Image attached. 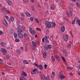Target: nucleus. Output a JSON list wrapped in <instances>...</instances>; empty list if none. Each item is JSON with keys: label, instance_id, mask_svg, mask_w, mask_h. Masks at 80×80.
Masks as SVG:
<instances>
[{"label": "nucleus", "instance_id": "nucleus-49", "mask_svg": "<svg viewBox=\"0 0 80 80\" xmlns=\"http://www.w3.org/2000/svg\"><path fill=\"white\" fill-rule=\"evenodd\" d=\"M30 20L31 22H33V19L32 18H30Z\"/></svg>", "mask_w": 80, "mask_h": 80}, {"label": "nucleus", "instance_id": "nucleus-33", "mask_svg": "<svg viewBox=\"0 0 80 80\" xmlns=\"http://www.w3.org/2000/svg\"><path fill=\"white\" fill-rule=\"evenodd\" d=\"M10 20H11V21H13V20H14V18L11 17L10 18Z\"/></svg>", "mask_w": 80, "mask_h": 80}, {"label": "nucleus", "instance_id": "nucleus-44", "mask_svg": "<svg viewBox=\"0 0 80 80\" xmlns=\"http://www.w3.org/2000/svg\"><path fill=\"white\" fill-rule=\"evenodd\" d=\"M72 10H73V9L71 8V7H69V10H70V11H72Z\"/></svg>", "mask_w": 80, "mask_h": 80}, {"label": "nucleus", "instance_id": "nucleus-50", "mask_svg": "<svg viewBox=\"0 0 80 80\" xmlns=\"http://www.w3.org/2000/svg\"><path fill=\"white\" fill-rule=\"evenodd\" d=\"M3 34V31L0 30V35H2Z\"/></svg>", "mask_w": 80, "mask_h": 80}, {"label": "nucleus", "instance_id": "nucleus-12", "mask_svg": "<svg viewBox=\"0 0 80 80\" xmlns=\"http://www.w3.org/2000/svg\"><path fill=\"white\" fill-rule=\"evenodd\" d=\"M41 78L42 80H44L45 79V76H44L43 74H42V75L41 76Z\"/></svg>", "mask_w": 80, "mask_h": 80}, {"label": "nucleus", "instance_id": "nucleus-51", "mask_svg": "<svg viewBox=\"0 0 80 80\" xmlns=\"http://www.w3.org/2000/svg\"><path fill=\"white\" fill-rule=\"evenodd\" d=\"M0 63H3V60L1 59H0Z\"/></svg>", "mask_w": 80, "mask_h": 80}, {"label": "nucleus", "instance_id": "nucleus-17", "mask_svg": "<svg viewBox=\"0 0 80 80\" xmlns=\"http://www.w3.org/2000/svg\"><path fill=\"white\" fill-rule=\"evenodd\" d=\"M55 5L53 4H52L51 5V10H55Z\"/></svg>", "mask_w": 80, "mask_h": 80}, {"label": "nucleus", "instance_id": "nucleus-25", "mask_svg": "<svg viewBox=\"0 0 80 80\" xmlns=\"http://www.w3.org/2000/svg\"><path fill=\"white\" fill-rule=\"evenodd\" d=\"M14 38H17V34L15 32H14Z\"/></svg>", "mask_w": 80, "mask_h": 80}, {"label": "nucleus", "instance_id": "nucleus-41", "mask_svg": "<svg viewBox=\"0 0 80 80\" xmlns=\"http://www.w3.org/2000/svg\"><path fill=\"white\" fill-rule=\"evenodd\" d=\"M37 69L35 68L33 70H32V72H36V71H37Z\"/></svg>", "mask_w": 80, "mask_h": 80}, {"label": "nucleus", "instance_id": "nucleus-4", "mask_svg": "<svg viewBox=\"0 0 80 80\" xmlns=\"http://www.w3.org/2000/svg\"><path fill=\"white\" fill-rule=\"evenodd\" d=\"M50 26L51 27H52V28H54L55 26H56V24H55V23L54 22H50Z\"/></svg>", "mask_w": 80, "mask_h": 80}, {"label": "nucleus", "instance_id": "nucleus-54", "mask_svg": "<svg viewBox=\"0 0 80 80\" xmlns=\"http://www.w3.org/2000/svg\"><path fill=\"white\" fill-rule=\"evenodd\" d=\"M1 45L2 46V47H3V45H4V43L3 42H1Z\"/></svg>", "mask_w": 80, "mask_h": 80}, {"label": "nucleus", "instance_id": "nucleus-30", "mask_svg": "<svg viewBox=\"0 0 80 80\" xmlns=\"http://www.w3.org/2000/svg\"><path fill=\"white\" fill-rule=\"evenodd\" d=\"M69 14L71 17L73 15V14H72V11H69Z\"/></svg>", "mask_w": 80, "mask_h": 80}, {"label": "nucleus", "instance_id": "nucleus-48", "mask_svg": "<svg viewBox=\"0 0 80 80\" xmlns=\"http://www.w3.org/2000/svg\"><path fill=\"white\" fill-rule=\"evenodd\" d=\"M36 33V32H35V31L33 30L32 32V34H35Z\"/></svg>", "mask_w": 80, "mask_h": 80}, {"label": "nucleus", "instance_id": "nucleus-6", "mask_svg": "<svg viewBox=\"0 0 80 80\" xmlns=\"http://www.w3.org/2000/svg\"><path fill=\"white\" fill-rule=\"evenodd\" d=\"M22 73L21 76L22 77H27V73H26L25 72H24V71H22Z\"/></svg>", "mask_w": 80, "mask_h": 80}, {"label": "nucleus", "instance_id": "nucleus-9", "mask_svg": "<svg viewBox=\"0 0 80 80\" xmlns=\"http://www.w3.org/2000/svg\"><path fill=\"white\" fill-rule=\"evenodd\" d=\"M3 23L6 27H7L8 26V24H7V22H6V20H3Z\"/></svg>", "mask_w": 80, "mask_h": 80}, {"label": "nucleus", "instance_id": "nucleus-8", "mask_svg": "<svg viewBox=\"0 0 80 80\" xmlns=\"http://www.w3.org/2000/svg\"><path fill=\"white\" fill-rule=\"evenodd\" d=\"M37 42H35L34 41H33L32 42V45L33 46V47H37Z\"/></svg>", "mask_w": 80, "mask_h": 80}, {"label": "nucleus", "instance_id": "nucleus-56", "mask_svg": "<svg viewBox=\"0 0 80 80\" xmlns=\"http://www.w3.org/2000/svg\"><path fill=\"white\" fill-rule=\"evenodd\" d=\"M47 64H45L44 65V67L45 69L47 68Z\"/></svg>", "mask_w": 80, "mask_h": 80}, {"label": "nucleus", "instance_id": "nucleus-26", "mask_svg": "<svg viewBox=\"0 0 80 80\" xmlns=\"http://www.w3.org/2000/svg\"><path fill=\"white\" fill-rule=\"evenodd\" d=\"M23 62L24 63V64H28V62L25 60H24Z\"/></svg>", "mask_w": 80, "mask_h": 80}, {"label": "nucleus", "instance_id": "nucleus-34", "mask_svg": "<svg viewBox=\"0 0 80 80\" xmlns=\"http://www.w3.org/2000/svg\"><path fill=\"white\" fill-rule=\"evenodd\" d=\"M75 20H74L72 22V25H74L75 24Z\"/></svg>", "mask_w": 80, "mask_h": 80}, {"label": "nucleus", "instance_id": "nucleus-3", "mask_svg": "<svg viewBox=\"0 0 80 80\" xmlns=\"http://www.w3.org/2000/svg\"><path fill=\"white\" fill-rule=\"evenodd\" d=\"M1 51L2 52L3 55H5L7 54V50L3 48H2L0 49Z\"/></svg>", "mask_w": 80, "mask_h": 80}, {"label": "nucleus", "instance_id": "nucleus-5", "mask_svg": "<svg viewBox=\"0 0 80 80\" xmlns=\"http://www.w3.org/2000/svg\"><path fill=\"white\" fill-rule=\"evenodd\" d=\"M18 35L19 38H23V34L20 32H18Z\"/></svg>", "mask_w": 80, "mask_h": 80}, {"label": "nucleus", "instance_id": "nucleus-19", "mask_svg": "<svg viewBox=\"0 0 80 80\" xmlns=\"http://www.w3.org/2000/svg\"><path fill=\"white\" fill-rule=\"evenodd\" d=\"M39 68L41 70H43V66H42V65H40L39 66Z\"/></svg>", "mask_w": 80, "mask_h": 80}, {"label": "nucleus", "instance_id": "nucleus-64", "mask_svg": "<svg viewBox=\"0 0 80 80\" xmlns=\"http://www.w3.org/2000/svg\"><path fill=\"white\" fill-rule=\"evenodd\" d=\"M22 78L23 80H25V78L23 77H22Z\"/></svg>", "mask_w": 80, "mask_h": 80}, {"label": "nucleus", "instance_id": "nucleus-42", "mask_svg": "<svg viewBox=\"0 0 80 80\" xmlns=\"http://www.w3.org/2000/svg\"><path fill=\"white\" fill-rule=\"evenodd\" d=\"M70 43L68 44V45H67V47L68 48H69V47H70Z\"/></svg>", "mask_w": 80, "mask_h": 80}, {"label": "nucleus", "instance_id": "nucleus-52", "mask_svg": "<svg viewBox=\"0 0 80 80\" xmlns=\"http://www.w3.org/2000/svg\"><path fill=\"white\" fill-rule=\"evenodd\" d=\"M6 57H7V58H10V56H9V55H6Z\"/></svg>", "mask_w": 80, "mask_h": 80}, {"label": "nucleus", "instance_id": "nucleus-60", "mask_svg": "<svg viewBox=\"0 0 80 80\" xmlns=\"http://www.w3.org/2000/svg\"><path fill=\"white\" fill-rule=\"evenodd\" d=\"M25 50L26 52L27 51V47H25Z\"/></svg>", "mask_w": 80, "mask_h": 80}, {"label": "nucleus", "instance_id": "nucleus-40", "mask_svg": "<svg viewBox=\"0 0 80 80\" xmlns=\"http://www.w3.org/2000/svg\"><path fill=\"white\" fill-rule=\"evenodd\" d=\"M6 13H8V14H10V12L9 10H7Z\"/></svg>", "mask_w": 80, "mask_h": 80}, {"label": "nucleus", "instance_id": "nucleus-43", "mask_svg": "<svg viewBox=\"0 0 80 80\" xmlns=\"http://www.w3.org/2000/svg\"><path fill=\"white\" fill-rule=\"evenodd\" d=\"M36 30H39V31H41V29L39 28H36Z\"/></svg>", "mask_w": 80, "mask_h": 80}, {"label": "nucleus", "instance_id": "nucleus-24", "mask_svg": "<svg viewBox=\"0 0 80 80\" xmlns=\"http://www.w3.org/2000/svg\"><path fill=\"white\" fill-rule=\"evenodd\" d=\"M77 22L78 25H79L80 26V20L77 19Z\"/></svg>", "mask_w": 80, "mask_h": 80}, {"label": "nucleus", "instance_id": "nucleus-13", "mask_svg": "<svg viewBox=\"0 0 80 80\" xmlns=\"http://www.w3.org/2000/svg\"><path fill=\"white\" fill-rule=\"evenodd\" d=\"M24 13L28 17H31V15H30V13L29 12H24Z\"/></svg>", "mask_w": 80, "mask_h": 80}, {"label": "nucleus", "instance_id": "nucleus-10", "mask_svg": "<svg viewBox=\"0 0 80 80\" xmlns=\"http://www.w3.org/2000/svg\"><path fill=\"white\" fill-rule=\"evenodd\" d=\"M47 53L46 52H44L42 53V54L43 55V58H45L47 57Z\"/></svg>", "mask_w": 80, "mask_h": 80}, {"label": "nucleus", "instance_id": "nucleus-63", "mask_svg": "<svg viewBox=\"0 0 80 80\" xmlns=\"http://www.w3.org/2000/svg\"><path fill=\"white\" fill-rule=\"evenodd\" d=\"M46 43H49V40H46Z\"/></svg>", "mask_w": 80, "mask_h": 80}, {"label": "nucleus", "instance_id": "nucleus-7", "mask_svg": "<svg viewBox=\"0 0 80 80\" xmlns=\"http://www.w3.org/2000/svg\"><path fill=\"white\" fill-rule=\"evenodd\" d=\"M65 30V28L64 26H62L61 28V31L62 32H64Z\"/></svg>", "mask_w": 80, "mask_h": 80}, {"label": "nucleus", "instance_id": "nucleus-47", "mask_svg": "<svg viewBox=\"0 0 80 80\" xmlns=\"http://www.w3.org/2000/svg\"><path fill=\"white\" fill-rule=\"evenodd\" d=\"M36 47H33L32 48V50H35V48Z\"/></svg>", "mask_w": 80, "mask_h": 80}, {"label": "nucleus", "instance_id": "nucleus-18", "mask_svg": "<svg viewBox=\"0 0 80 80\" xmlns=\"http://www.w3.org/2000/svg\"><path fill=\"white\" fill-rule=\"evenodd\" d=\"M61 80H62V79H64L65 78V76L62 75L59 76Z\"/></svg>", "mask_w": 80, "mask_h": 80}, {"label": "nucleus", "instance_id": "nucleus-22", "mask_svg": "<svg viewBox=\"0 0 80 80\" xmlns=\"http://www.w3.org/2000/svg\"><path fill=\"white\" fill-rule=\"evenodd\" d=\"M17 30L18 31V32H22V29L19 28H17Z\"/></svg>", "mask_w": 80, "mask_h": 80}, {"label": "nucleus", "instance_id": "nucleus-62", "mask_svg": "<svg viewBox=\"0 0 80 80\" xmlns=\"http://www.w3.org/2000/svg\"><path fill=\"white\" fill-rule=\"evenodd\" d=\"M70 75L72 77L73 76V74L71 72L70 73Z\"/></svg>", "mask_w": 80, "mask_h": 80}, {"label": "nucleus", "instance_id": "nucleus-2", "mask_svg": "<svg viewBox=\"0 0 80 80\" xmlns=\"http://www.w3.org/2000/svg\"><path fill=\"white\" fill-rule=\"evenodd\" d=\"M51 48H52V46L50 45H46L43 48L44 50H47L48 49H50Z\"/></svg>", "mask_w": 80, "mask_h": 80}, {"label": "nucleus", "instance_id": "nucleus-36", "mask_svg": "<svg viewBox=\"0 0 80 80\" xmlns=\"http://www.w3.org/2000/svg\"><path fill=\"white\" fill-rule=\"evenodd\" d=\"M51 58L52 61H53V62H55V58H54V57L53 56H52Z\"/></svg>", "mask_w": 80, "mask_h": 80}, {"label": "nucleus", "instance_id": "nucleus-58", "mask_svg": "<svg viewBox=\"0 0 80 80\" xmlns=\"http://www.w3.org/2000/svg\"><path fill=\"white\" fill-rule=\"evenodd\" d=\"M25 39L26 40H29V38H28H28H26Z\"/></svg>", "mask_w": 80, "mask_h": 80}, {"label": "nucleus", "instance_id": "nucleus-29", "mask_svg": "<svg viewBox=\"0 0 80 80\" xmlns=\"http://www.w3.org/2000/svg\"><path fill=\"white\" fill-rule=\"evenodd\" d=\"M76 4L78 7H80V3H78V2H76Z\"/></svg>", "mask_w": 80, "mask_h": 80}, {"label": "nucleus", "instance_id": "nucleus-57", "mask_svg": "<svg viewBox=\"0 0 80 80\" xmlns=\"http://www.w3.org/2000/svg\"><path fill=\"white\" fill-rule=\"evenodd\" d=\"M54 44H55V45H57V43L55 41L54 42H53Z\"/></svg>", "mask_w": 80, "mask_h": 80}, {"label": "nucleus", "instance_id": "nucleus-21", "mask_svg": "<svg viewBox=\"0 0 80 80\" xmlns=\"http://www.w3.org/2000/svg\"><path fill=\"white\" fill-rule=\"evenodd\" d=\"M63 53L64 55V56H65L66 57H67V52L66 51H65V50H63Z\"/></svg>", "mask_w": 80, "mask_h": 80}, {"label": "nucleus", "instance_id": "nucleus-55", "mask_svg": "<svg viewBox=\"0 0 80 80\" xmlns=\"http://www.w3.org/2000/svg\"><path fill=\"white\" fill-rule=\"evenodd\" d=\"M20 49H21V50H22V51H23V50H24L23 47H21L20 48Z\"/></svg>", "mask_w": 80, "mask_h": 80}, {"label": "nucleus", "instance_id": "nucleus-45", "mask_svg": "<svg viewBox=\"0 0 80 80\" xmlns=\"http://www.w3.org/2000/svg\"><path fill=\"white\" fill-rule=\"evenodd\" d=\"M35 20L36 21L37 23H39V21H38V19H35Z\"/></svg>", "mask_w": 80, "mask_h": 80}, {"label": "nucleus", "instance_id": "nucleus-61", "mask_svg": "<svg viewBox=\"0 0 80 80\" xmlns=\"http://www.w3.org/2000/svg\"><path fill=\"white\" fill-rule=\"evenodd\" d=\"M66 14L67 15H68V16H70V15H69V14H68V12H66Z\"/></svg>", "mask_w": 80, "mask_h": 80}, {"label": "nucleus", "instance_id": "nucleus-53", "mask_svg": "<svg viewBox=\"0 0 80 80\" xmlns=\"http://www.w3.org/2000/svg\"><path fill=\"white\" fill-rule=\"evenodd\" d=\"M38 7L39 8H41V5H40V4H38Z\"/></svg>", "mask_w": 80, "mask_h": 80}, {"label": "nucleus", "instance_id": "nucleus-32", "mask_svg": "<svg viewBox=\"0 0 80 80\" xmlns=\"http://www.w3.org/2000/svg\"><path fill=\"white\" fill-rule=\"evenodd\" d=\"M23 36L24 37H26L27 36V33L25 32L23 33Z\"/></svg>", "mask_w": 80, "mask_h": 80}, {"label": "nucleus", "instance_id": "nucleus-28", "mask_svg": "<svg viewBox=\"0 0 80 80\" xmlns=\"http://www.w3.org/2000/svg\"><path fill=\"white\" fill-rule=\"evenodd\" d=\"M17 53H18V54H20L21 53L20 52V50H17L16 52Z\"/></svg>", "mask_w": 80, "mask_h": 80}, {"label": "nucleus", "instance_id": "nucleus-15", "mask_svg": "<svg viewBox=\"0 0 80 80\" xmlns=\"http://www.w3.org/2000/svg\"><path fill=\"white\" fill-rule=\"evenodd\" d=\"M55 72H53L51 73V77L52 78H54V77H55Z\"/></svg>", "mask_w": 80, "mask_h": 80}, {"label": "nucleus", "instance_id": "nucleus-38", "mask_svg": "<svg viewBox=\"0 0 80 80\" xmlns=\"http://www.w3.org/2000/svg\"><path fill=\"white\" fill-rule=\"evenodd\" d=\"M53 53L54 54H56V53H57V50H56V49L54 50Z\"/></svg>", "mask_w": 80, "mask_h": 80}, {"label": "nucleus", "instance_id": "nucleus-20", "mask_svg": "<svg viewBox=\"0 0 80 80\" xmlns=\"http://www.w3.org/2000/svg\"><path fill=\"white\" fill-rule=\"evenodd\" d=\"M68 38V36L67 35H66L65 38H64V40H67Z\"/></svg>", "mask_w": 80, "mask_h": 80}, {"label": "nucleus", "instance_id": "nucleus-35", "mask_svg": "<svg viewBox=\"0 0 80 80\" xmlns=\"http://www.w3.org/2000/svg\"><path fill=\"white\" fill-rule=\"evenodd\" d=\"M29 32L31 33H32V32H33V31L32 30V29L31 28V29H29Z\"/></svg>", "mask_w": 80, "mask_h": 80}, {"label": "nucleus", "instance_id": "nucleus-59", "mask_svg": "<svg viewBox=\"0 0 80 80\" xmlns=\"http://www.w3.org/2000/svg\"><path fill=\"white\" fill-rule=\"evenodd\" d=\"M6 45H7V44L5 43L4 44V45L3 44V47H6Z\"/></svg>", "mask_w": 80, "mask_h": 80}, {"label": "nucleus", "instance_id": "nucleus-16", "mask_svg": "<svg viewBox=\"0 0 80 80\" xmlns=\"http://www.w3.org/2000/svg\"><path fill=\"white\" fill-rule=\"evenodd\" d=\"M55 57L57 60H58V61H60V57H58V56L57 55L55 56Z\"/></svg>", "mask_w": 80, "mask_h": 80}, {"label": "nucleus", "instance_id": "nucleus-14", "mask_svg": "<svg viewBox=\"0 0 80 80\" xmlns=\"http://www.w3.org/2000/svg\"><path fill=\"white\" fill-rule=\"evenodd\" d=\"M2 10L3 13H4L5 14H7V9H6L5 8H2Z\"/></svg>", "mask_w": 80, "mask_h": 80}, {"label": "nucleus", "instance_id": "nucleus-31", "mask_svg": "<svg viewBox=\"0 0 80 80\" xmlns=\"http://www.w3.org/2000/svg\"><path fill=\"white\" fill-rule=\"evenodd\" d=\"M8 50H10V49H11V50H12V46H10L9 47H8L7 48Z\"/></svg>", "mask_w": 80, "mask_h": 80}, {"label": "nucleus", "instance_id": "nucleus-37", "mask_svg": "<svg viewBox=\"0 0 80 80\" xmlns=\"http://www.w3.org/2000/svg\"><path fill=\"white\" fill-rule=\"evenodd\" d=\"M49 78H49V76H47V77H46V78H45V80H48V79H49Z\"/></svg>", "mask_w": 80, "mask_h": 80}, {"label": "nucleus", "instance_id": "nucleus-1", "mask_svg": "<svg viewBox=\"0 0 80 80\" xmlns=\"http://www.w3.org/2000/svg\"><path fill=\"white\" fill-rule=\"evenodd\" d=\"M45 25L48 28H49L51 27V26H50V22L48 21H46L45 22Z\"/></svg>", "mask_w": 80, "mask_h": 80}, {"label": "nucleus", "instance_id": "nucleus-46", "mask_svg": "<svg viewBox=\"0 0 80 80\" xmlns=\"http://www.w3.org/2000/svg\"><path fill=\"white\" fill-rule=\"evenodd\" d=\"M34 65H35L36 67L38 68V64H36V63H34L33 64Z\"/></svg>", "mask_w": 80, "mask_h": 80}, {"label": "nucleus", "instance_id": "nucleus-23", "mask_svg": "<svg viewBox=\"0 0 80 80\" xmlns=\"http://www.w3.org/2000/svg\"><path fill=\"white\" fill-rule=\"evenodd\" d=\"M48 38L47 37H45L42 39V40H47Z\"/></svg>", "mask_w": 80, "mask_h": 80}, {"label": "nucleus", "instance_id": "nucleus-11", "mask_svg": "<svg viewBox=\"0 0 80 80\" xmlns=\"http://www.w3.org/2000/svg\"><path fill=\"white\" fill-rule=\"evenodd\" d=\"M6 2L7 3H8V4L10 6L12 5L13 3L12 2H10V1L9 0L7 1Z\"/></svg>", "mask_w": 80, "mask_h": 80}, {"label": "nucleus", "instance_id": "nucleus-39", "mask_svg": "<svg viewBox=\"0 0 80 80\" xmlns=\"http://www.w3.org/2000/svg\"><path fill=\"white\" fill-rule=\"evenodd\" d=\"M28 0H24L23 2H24V3H27V2H28Z\"/></svg>", "mask_w": 80, "mask_h": 80}, {"label": "nucleus", "instance_id": "nucleus-27", "mask_svg": "<svg viewBox=\"0 0 80 80\" xmlns=\"http://www.w3.org/2000/svg\"><path fill=\"white\" fill-rule=\"evenodd\" d=\"M62 60L64 62H66V60H65V59L63 57H62Z\"/></svg>", "mask_w": 80, "mask_h": 80}]
</instances>
